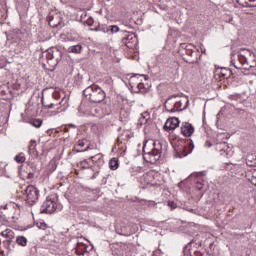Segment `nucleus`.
I'll return each instance as SVG.
<instances>
[{"label": "nucleus", "instance_id": "1", "mask_svg": "<svg viewBox=\"0 0 256 256\" xmlns=\"http://www.w3.org/2000/svg\"><path fill=\"white\" fill-rule=\"evenodd\" d=\"M83 95L90 103H103L107 94L105 90L98 85H90L83 90Z\"/></svg>", "mask_w": 256, "mask_h": 256}, {"label": "nucleus", "instance_id": "2", "mask_svg": "<svg viewBox=\"0 0 256 256\" xmlns=\"http://www.w3.org/2000/svg\"><path fill=\"white\" fill-rule=\"evenodd\" d=\"M179 53L183 55V59L186 63L190 65H194V63H198L197 51H195V45L181 43L179 46Z\"/></svg>", "mask_w": 256, "mask_h": 256}, {"label": "nucleus", "instance_id": "3", "mask_svg": "<svg viewBox=\"0 0 256 256\" xmlns=\"http://www.w3.org/2000/svg\"><path fill=\"white\" fill-rule=\"evenodd\" d=\"M154 148L150 152H145L143 150V159L146 161V163H151L152 165H155L159 159H161V153L163 151V145L160 141H155L153 143Z\"/></svg>", "mask_w": 256, "mask_h": 256}, {"label": "nucleus", "instance_id": "4", "mask_svg": "<svg viewBox=\"0 0 256 256\" xmlns=\"http://www.w3.org/2000/svg\"><path fill=\"white\" fill-rule=\"evenodd\" d=\"M42 55L46 57L51 67H57L61 63V59H63V52L55 47L47 49Z\"/></svg>", "mask_w": 256, "mask_h": 256}, {"label": "nucleus", "instance_id": "5", "mask_svg": "<svg viewBox=\"0 0 256 256\" xmlns=\"http://www.w3.org/2000/svg\"><path fill=\"white\" fill-rule=\"evenodd\" d=\"M179 97V95L174 94L169 96V98L165 101L164 103V107L166 109V111H168L169 113H176V111H185V109H187V107H189V98H187L186 100V105L183 107V102L182 101H177L172 108L169 109V101H171V99H175Z\"/></svg>", "mask_w": 256, "mask_h": 256}, {"label": "nucleus", "instance_id": "6", "mask_svg": "<svg viewBox=\"0 0 256 256\" xmlns=\"http://www.w3.org/2000/svg\"><path fill=\"white\" fill-rule=\"evenodd\" d=\"M26 193V205L33 207L34 203H37L39 199V189L33 185H28L25 189Z\"/></svg>", "mask_w": 256, "mask_h": 256}, {"label": "nucleus", "instance_id": "7", "mask_svg": "<svg viewBox=\"0 0 256 256\" xmlns=\"http://www.w3.org/2000/svg\"><path fill=\"white\" fill-rule=\"evenodd\" d=\"M185 144L179 147V151L177 152L178 157H187L190 153H193V149H195V145L193 144V140L187 139Z\"/></svg>", "mask_w": 256, "mask_h": 256}, {"label": "nucleus", "instance_id": "8", "mask_svg": "<svg viewBox=\"0 0 256 256\" xmlns=\"http://www.w3.org/2000/svg\"><path fill=\"white\" fill-rule=\"evenodd\" d=\"M122 43L128 49H134L135 45H137V36L134 33H128L122 38Z\"/></svg>", "mask_w": 256, "mask_h": 256}, {"label": "nucleus", "instance_id": "9", "mask_svg": "<svg viewBox=\"0 0 256 256\" xmlns=\"http://www.w3.org/2000/svg\"><path fill=\"white\" fill-rule=\"evenodd\" d=\"M56 203L51 199H46V201L42 204L41 213H48L51 215L56 211Z\"/></svg>", "mask_w": 256, "mask_h": 256}, {"label": "nucleus", "instance_id": "10", "mask_svg": "<svg viewBox=\"0 0 256 256\" xmlns=\"http://www.w3.org/2000/svg\"><path fill=\"white\" fill-rule=\"evenodd\" d=\"M179 127V118L177 117H172L168 118L164 124V131H175V129Z\"/></svg>", "mask_w": 256, "mask_h": 256}, {"label": "nucleus", "instance_id": "11", "mask_svg": "<svg viewBox=\"0 0 256 256\" xmlns=\"http://www.w3.org/2000/svg\"><path fill=\"white\" fill-rule=\"evenodd\" d=\"M181 133L184 135V137H191V135L195 133V127H193V124L189 122H182Z\"/></svg>", "mask_w": 256, "mask_h": 256}, {"label": "nucleus", "instance_id": "12", "mask_svg": "<svg viewBox=\"0 0 256 256\" xmlns=\"http://www.w3.org/2000/svg\"><path fill=\"white\" fill-rule=\"evenodd\" d=\"M237 59L240 64H237V62L235 61V58H233V56L231 57V63L233 64L235 69H243V67H245V65H249V60L245 56L243 57V56H239V54H237Z\"/></svg>", "mask_w": 256, "mask_h": 256}, {"label": "nucleus", "instance_id": "13", "mask_svg": "<svg viewBox=\"0 0 256 256\" xmlns=\"http://www.w3.org/2000/svg\"><path fill=\"white\" fill-rule=\"evenodd\" d=\"M47 21H48L50 27H53V28H57V27L61 26V23H62V19L59 14H55V15L49 14L47 17Z\"/></svg>", "mask_w": 256, "mask_h": 256}, {"label": "nucleus", "instance_id": "14", "mask_svg": "<svg viewBox=\"0 0 256 256\" xmlns=\"http://www.w3.org/2000/svg\"><path fill=\"white\" fill-rule=\"evenodd\" d=\"M231 75H233V71L227 68L217 69L214 72L215 79H221V77H231Z\"/></svg>", "mask_w": 256, "mask_h": 256}, {"label": "nucleus", "instance_id": "15", "mask_svg": "<svg viewBox=\"0 0 256 256\" xmlns=\"http://www.w3.org/2000/svg\"><path fill=\"white\" fill-rule=\"evenodd\" d=\"M129 83L131 87H135V93H145V84L143 82H135V77H130Z\"/></svg>", "mask_w": 256, "mask_h": 256}, {"label": "nucleus", "instance_id": "16", "mask_svg": "<svg viewBox=\"0 0 256 256\" xmlns=\"http://www.w3.org/2000/svg\"><path fill=\"white\" fill-rule=\"evenodd\" d=\"M68 101H69V99L64 97L59 102V104L51 103L50 105H48V109H53L54 107H59V105H60L61 107H64L61 111H65V109H67V107H69V102Z\"/></svg>", "mask_w": 256, "mask_h": 256}, {"label": "nucleus", "instance_id": "17", "mask_svg": "<svg viewBox=\"0 0 256 256\" xmlns=\"http://www.w3.org/2000/svg\"><path fill=\"white\" fill-rule=\"evenodd\" d=\"M0 235L2 237H5V239H7V241H13V239H15V232H13V230H11V229H6V230L2 231Z\"/></svg>", "mask_w": 256, "mask_h": 256}, {"label": "nucleus", "instance_id": "18", "mask_svg": "<svg viewBox=\"0 0 256 256\" xmlns=\"http://www.w3.org/2000/svg\"><path fill=\"white\" fill-rule=\"evenodd\" d=\"M67 51L68 53H75L76 55H79V53L83 51V46L81 44H76L68 47Z\"/></svg>", "mask_w": 256, "mask_h": 256}, {"label": "nucleus", "instance_id": "19", "mask_svg": "<svg viewBox=\"0 0 256 256\" xmlns=\"http://www.w3.org/2000/svg\"><path fill=\"white\" fill-rule=\"evenodd\" d=\"M256 0H236L242 7H256Z\"/></svg>", "mask_w": 256, "mask_h": 256}, {"label": "nucleus", "instance_id": "20", "mask_svg": "<svg viewBox=\"0 0 256 256\" xmlns=\"http://www.w3.org/2000/svg\"><path fill=\"white\" fill-rule=\"evenodd\" d=\"M28 153H30V155H35V153H37V141H30V144L28 146Z\"/></svg>", "mask_w": 256, "mask_h": 256}, {"label": "nucleus", "instance_id": "21", "mask_svg": "<svg viewBox=\"0 0 256 256\" xmlns=\"http://www.w3.org/2000/svg\"><path fill=\"white\" fill-rule=\"evenodd\" d=\"M238 55L239 57H246V59H248V57H251V55H253V52H251V50L249 49L241 48L238 51Z\"/></svg>", "mask_w": 256, "mask_h": 256}, {"label": "nucleus", "instance_id": "22", "mask_svg": "<svg viewBox=\"0 0 256 256\" xmlns=\"http://www.w3.org/2000/svg\"><path fill=\"white\" fill-rule=\"evenodd\" d=\"M149 119V113L144 112L141 114L140 118L138 119V125H145Z\"/></svg>", "mask_w": 256, "mask_h": 256}, {"label": "nucleus", "instance_id": "23", "mask_svg": "<svg viewBox=\"0 0 256 256\" xmlns=\"http://www.w3.org/2000/svg\"><path fill=\"white\" fill-rule=\"evenodd\" d=\"M16 243L20 245V247H27V238L25 236H17Z\"/></svg>", "mask_w": 256, "mask_h": 256}, {"label": "nucleus", "instance_id": "24", "mask_svg": "<svg viewBox=\"0 0 256 256\" xmlns=\"http://www.w3.org/2000/svg\"><path fill=\"white\" fill-rule=\"evenodd\" d=\"M109 167L112 171H116V169H119V160L116 158H112L109 162Z\"/></svg>", "mask_w": 256, "mask_h": 256}, {"label": "nucleus", "instance_id": "25", "mask_svg": "<svg viewBox=\"0 0 256 256\" xmlns=\"http://www.w3.org/2000/svg\"><path fill=\"white\" fill-rule=\"evenodd\" d=\"M30 125H32L33 127H36V129H39V127H41V125H43V120H41V119L30 120Z\"/></svg>", "mask_w": 256, "mask_h": 256}, {"label": "nucleus", "instance_id": "26", "mask_svg": "<svg viewBox=\"0 0 256 256\" xmlns=\"http://www.w3.org/2000/svg\"><path fill=\"white\" fill-rule=\"evenodd\" d=\"M25 154L23 152L19 153L18 155L15 156L14 161H16V163H25Z\"/></svg>", "mask_w": 256, "mask_h": 256}, {"label": "nucleus", "instance_id": "27", "mask_svg": "<svg viewBox=\"0 0 256 256\" xmlns=\"http://www.w3.org/2000/svg\"><path fill=\"white\" fill-rule=\"evenodd\" d=\"M115 33H119V26L117 25H110L108 35H113Z\"/></svg>", "mask_w": 256, "mask_h": 256}, {"label": "nucleus", "instance_id": "28", "mask_svg": "<svg viewBox=\"0 0 256 256\" xmlns=\"http://www.w3.org/2000/svg\"><path fill=\"white\" fill-rule=\"evenodd\" d=\"M78 167L80 169H89V162L87 160L80 161Z\"/></svg>", "mask_w": 256, "mask_h": 256}, {"label": "nucleus", "instance_id": "29", "mask_svg": "<svg viewBox=\"0 0 256 256\" xmlns=\"http://www.w3.org/2000/svg\"><path fill=\"white\" fill-rule=\"evenodd\" d=\"M238 114L241 119H247V117H249V112L245 111L244 109H239Z\"/></svg>", "mask_w": 256, "mask_h": 256}, {"label": "nucleus", "instance_id": "30", "mask_svg": "<svg viewBox=\"0 0 256 256\" xmlns=\"http://www.w3.org/2000/svg\"><path fill=\"white\" fill-rule=\"evenodd\" d=\"M57 169V164L55 162H50L48 165L49 173H53Z\"/></svg>", "mask_w": 256, "mask_h": 256}, {"label": "nucleus", "instance_id": "31", "mask_svg": "<svg viewBox=\"0 0 256 256\" xmlns=\"http://www.w3.org/2000/svg\"><path fill=\"white\" fill-rule=\"evenodd\" d=\"M99 30L102 32V33H107L109 35V26L107 25H99Z\"/></svg>", "mask_w": 256, "mask_h": 256}, {"label": "nucleus", "instance_id": "32", "mask_svg": "<svg viewBox=\"0 0 256 256\" xmlns=\"http://www.w3.org/2000/svg\"><path fill=\"white\" fill-rule=\"evenodd\" d=\"M36 226L38 229H41L42 231H45V229H47V224L45 222H37Z\"/></svg>", "mask_w": 256, "mask_h": 256}, {"label": "nucleus", "instance_id": "33", "mask_svg": "<svg viewBox=\"0 0 256 256\" xmlns=\"http://www.w3.org/2000/svg\"><path fill=\"white\" fill-rule=\"evenodd\" d=\"M131 77H134V78H135V83H140L141 80H139V79H141V77H145V75L134 74V75L131 76Z\"/></svg>", "mask_w": 256, "mask_h": 256}, {"label": "nucleus", "instance_id": "34", "mask_svg": "<svg viewBox=\"0 0 256 256\" xmlns=\"http://www.w3.org/2000/svg\"><path fill=\"white\" fill-rule=\"evenodd\" d=\"M85 143H87V140H85V139L79 140L77 147H85Z\"/></svg>", "mask_w": 256, "mask_h": 256}, {"label": "nucleus", "instance_id": "35", "mask_svg": "<svg viewBox=\"0 0 256 256\" xmlns=\"http://www.w3.org/2000/svg\"><path fill=\"white\" fill-rule=\"evenodd\" d=\"M168 207H171V209H177V204L173 201H168Z\"/></svg>", "mask_w": 256, "mask_h": 256}, {"label": "nucleus", "instance_id": "36", "mask_svg": "<svg viewBox=\"0 0 256 256\" xmlns=\"http://www.w3.org/2000/svg\"><path fill=\"white\" fill-rule=\"evenodd\" d=\"M196 189H198V191H201L203 189V183L198 181L196 183Z\"/></svg>", "mask_w": 256, "mask_h": 256}, {"label": "nucleus", "instance_id": "37", "mask_svg": "<svg viewBox=\"0 0 256 256\" xmlns=\"http://www.w3.org/2000/svg\"><path fill=\"white\" fill-rule=\"evenodd\" d=\"M93 23H94V20H93V17H89L88 19H87V25H89L90 27L93 25Z\"/></svg>", "mask_w": 256, "mask_h": 256}, {"label": "nucleus", "instance_id": "38", "mask_svg": "<svg viewBox=\"0 0 256 256\" xmlns=\"http://www.w3.org/2000/svg\"><path fill=\"white\" fill-rule=\"evenodd\" d=\"M7 249L11 250V245H13V240H6Z\"/></svg>", "mask_w": 256, "mask_h": 256}, {"label": "nucleus", "instance_id": "39", "mask_svg": "<svg viewBox=\"0 0 256 256\" xmlns=\"http://www.w3.org/2000/svg\"><path fill=\"white\" fill-rule=\"evenodd\" d=\"M61 3H63L64 5L67 4V3H75V1L77 0H60Z\"/></svg>", "mask_w": 256, "mask_h": 256}, {"label": "nucleus", "instance_id": "40", "mask_svg": "<svg viewBox=\"0 0 256 256\" xmlns=\"http://www.w3.org/2000/svg\"><path fill=\"white\" fill-rule=\"evenodd\" d=\"M199 175H203V172L193 173L190 177H199Z\"/></svg>", "mask_w": 256, "mask_h": 256}, {"label": "nucleus", "instance_id": "41", "mask_svg": "<svg viewBox=\"0 0 256 256\" xmlns=\"http://www.w3.org/2000/svg\"><path fill=\"white\" fill-rule=\"evenodd\" d=\"M205 254L201 253L200 251H195L194 256H204Z\"/></svg>", "mask_w": 256, "mask_h": 256}, {"label": "nucleus", "instance_id": "42", "mask_svg": "<svg viewBox=\"0 0 256 256\" xmlns=\"http://www.w3.org/2000/svg\"><path fill=\"white\" fill-rule=\"evenodd\" d=\"M230 101H237V96H229Z\"/></svg>", "mask_w": 256, "mask_h": 256}, {"label": "nucleus", "instance_id": "43", "mask_svg": "<svg viewBox=\"0 0 256 256\" xmlns=\"http://www.w3.org/2000/svg\"><path fill=\"white\" fill-rule=\"evenodd\" d=\"M205 145L207 147H213V144L211 143V141H206Z\"/></svg>", "mask_w": 256, "mask_h": 256}, {"label": "nucleus", "instance_id": "44", "mask_svg": "<svg viewBox=\"0 0 256 256\" xmlns=\"http://www.w3.org/2000/svg\"><path fill=\"white\" fill-rule=\"evenodd\" d=\"M89 149H91L90 146H87L84 150H77L78 152H83V151H89Z\"/></svg>", "mask_w": 256, "mask_h": 256}, {"label": "nucleus", "instance_id": "45", "mask_svg": "<svg viewBox=\"0 0 256 256\" xmlns=\"http://www.w3.org/2000/svg\"><path fill=\"white\" fill-rule=\"evenodd\" d=\"M184 251H190L189 244L187 246H185Z\"/></svg>", "mask_w": 256, "mask_h": 256}, {"label": "nucleus", "instance_id": "46", "mask_svg": "<svg viewBox=\"0 0 256 256\" xmlns=\"http://www.w3.org/2000/svg\"><path fill=\"white\" fill-rule=\"evenodd\" d=\"M54 99H58L59 95L58 94H53Z\"/></svg>", "mask_w": 256, "mask_h": 256}, {"label": "nucleus", "instance_id": "47", "mask_svg": "<svg viewBox=\"0 0 256 256\" xmlns=\"http://www.w3.org/2000/svg\"><path fill=\"white\" fill-rule=\"evenodd\" d=\"M94 31H101V30L99 29V25H98V27L94 28Z\"/></svg>", "mask_w": 256, "mask_h": 256}, {"label": "nucleus", "instance_id": "48", "mask_svg": "<svg viewBox=\"0 0 256 256\" xmlns=\"http://www.w3.org/2000/svg\"><path fill=\"white\" fill-rule=\"evenodd\" d=\"M120 119H123V112L120 113Z\"/></svg>", "mask_w": 256, "mask_h": 256}, {"label": "nucleus", "instance_id": "49", "mask_svg": "<svg viewBox=\"0 0 256 256\" xmlns=\"http://www.w3.org/2000/svg\"><path fill=\"white\" fill-rule=\"evenodd\" d=\"M229 23H233V18H230Z\"/></svg>", "mask_w": 256, "mask_h": 256}, {"label": "nucleus", "instance_id": "50", "mask_svg": "<svg viewBox=\"0 0 256 256\" xmlns=\"http://www.w3.org/2000/svg\"><path fill=\"white\" fill-rule=\"evenodd\" d=\"M2 12H1V10H0V17H3V15L1 14Z\"/></svg>", "mask_w": 256, "mask_h": 256}, {"label": "nucleus", "instance_id": "51", "mask_svg": "<svg viewBox=\"0 0 256 256\" xmlns=\"http://www.w3.org/2000/svg\"><path fill=\"white\" fill-rule=\"evenodd\" d=\"M228 104H230V105H235V104H233V103H231V102H228Z\"/></svg>", "mask_w": 256, "mask_h": 256}, {"label": "nucleus", "instance_id": "52", "mask_svg": "<svg viewBox=\"0 0 256 256\" xmlns=\"http://www.w3.org/2000/svg\"><path fill=\"white\" fill-rule=\"evenodd\" d=\"M79 256L83 255V253H78Z\"/></svg>", "mask_w": 256, "mask_h": 256}, {"label": "nucleus", "instance_id": "53", "mask_svg": "<svg viewBox=\"0 0 256 256\" xmlns=\"http://www.w3.org/2000/svg\"><path fill=\"white\" fill-rule=\"evenodd\" d=\"M204 256H211V255H209V254H204Z\"/></svg>", "mask_w": 256, "mask_h": 256}, {"label": "nucleus", "instance_id": "54", "mask_svg": "<svg viewBox=\"0 0 256 256\" xmlns=\"http://www.w3.org/2000/svg\"><path fill=\"white\" fill-rule=\"evenodd\" d=\"M250 67H255V66H253V65H250Z\"/></svg>", "mask_w": 256, "mask_h": 256}, {"label": "nucleus", "instance_id": "55", "mask_svg": "<svg viewBox=\"0 0 256 256\" xmlns=\"http://www.w3.org/2000/svg\"><path fill=\"white\" fill-rule=\"evenodd\" d=\"M247 165H251V164H249V162H247Z\"/></svg>", "mask_w": 256, "mask_h": 256}, {"label": "nucleus", "instance_id": "56", "mask_svg": "<svg viewBox=\"0 0 256 256\" xmlns=\"http://www.w3.org/2000/svg\"><path fill=\"white\" fill-rule=\"evenodd\" d=\"M247 165H251V164H249V162H247Z\"/></svg>", "mask_w": 256, "mask_h": 256}]
</instances>
